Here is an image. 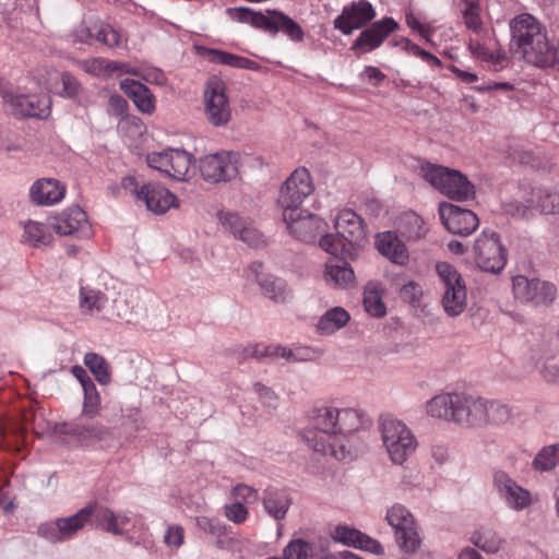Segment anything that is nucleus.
<instances>
[{
    "label": "nucleus",
    "instance_id": "obj_1",
    "mask_svg": "<svg viewBox=\"0 0 559 559\" xmlns=\"http://www.w3.org/2000/svg\"><path fill=\"white\" fill-rule=\"evenodd\" d=\"M360 425L361 416L355 409L322 407L314 411L310 426L301 436L314 452L344 461L349 456L344 436L358 430Z\"/></svg>",
    "mask_w": 559,
    "mask_h": 559
},
{
    "label": "nucleus",
    "instance_id": "obj_2",
    "mask_svg": "<svg viewBox=\"0 0 559 559\" xmlns=\"http://www.w3.org/2000/svg\"><path fill=\"white\" fill-rule=\"evenodd\" d=\"M510 31L515 51L527 63L546 68L555 62L557 49L549 43L545 26L534 15H515L510 21Z\"/></svg>",
    "mask_w": 559,
    "mask_h": 559
},
{
    "label": "nucleus",
    "instance_id": "obj_3",
    "mask_svg": "<svg viewBox=\"0 0 559 559\" xmlns=\"http://www.w3.org/2000/svg\"><path fill=\"white\" fill-rule=\"evenodd\" d=\"M485 399L464 392L441 393L426 404L429 416L464 427H484Z\"/></svg>",
    "mask_w": 559,
    "mask_h": 559
},
{
    "label": "nucleus",
    "instance_id": "obj_4",
    "mask_svg": "<svg viewBox=\"0 0 559 559\" xmlns=\"http://www.w3.org/2000/svg\"><path fill=\"white\" fill-rule=\"evenodd\" d=\"M334 227L337 235L322 236L319 241L320 248L332 255L356 259L360 243L365 240V229L360 216L353 210H341L335 217Z\"/></svg>",
    "mask_w": 559,
    "mask_h": 559
},
{
    "label": "nucleus",
    "instance_id": "obj_5",
    "mask_svg": "<svg viewBox=\"0 0 559 559\" xmlns=\"http://www.w3.org/2000/svg\"><path fill=\"white\" fill-rule=\"evenodd\" d=\"M226 14L235 22L249 24L270 35L282 33L295 43H301L305 37L302 27L280 10L269 9L262 12L247 7H237L227 8Z\"/></svg>",
    "mask_w": 559,
    "mask_h": 559
},
{
    "label": "nucleus",
    "instance_id": "obj_6",
    "mask_svg": "<svg viewBox=\"0 0 559 559\" xmlns=\"http://www.w3.org/2000/svg\"><path fill=\"white\" fill-rule=\"evenodd\" d=\"M379 429L383 447L392 463L402 465L416 451L417 439L402 420L383 415L379 419Z\"/></svg>",
    "mask_w": 559,
    "mask_h": 559
},
{
    "label": "nucleus",
    "instance_id": "obj_7",
    "mask_svg": "<svg viewBox=\"0 0 559 559\" xmlns=\"http://www.w3.org/2000/svg\"><path fill=\"white\" fill-rule=\"evenodd\" d=\"M420 176L442 194L454 201H466L475 195L474 185L459 170L425 163Z\"/></svg>",
    "mask_w": 559,
    "mask_h": 559
},
{
    "label": "nucleus",
    "instance_id": "obj_8",
    "mask_svg": "<svg viewBox=\"0 0 559 559\" xmlns=\"http://www.w3.org/2000/svg\"><path fill=\"white\" fill-rule=\"evenodd\" d=\"M436 272L442 289L441 306L452 318L462 314L467 307V288L461 273L448 262H438Z\"/></svg>",
    "mask_w": 559,
    "mask_h": 559
},
{
    "label": "nucleus",
    "instance_id": "obj_9",
    "mask_svg": "<svg viewBox=\"0 0 559 559\" xmlns=\"http://www.w3.org/2000/svg\"><path fill=\"white\" fill-rule=\"evenodd\" d=\"M313 191L314 185L309 170L305 167L295 169L280 190L277 202L283 217L290 218L292 214L301 210L302 203Z\"/></svg>",
    "mask_w": 559,
    "mask_h": 559
},
{
    "label": "nucleus",
    "instance_id": "obj_10",
    "mask_svg": "<svg viewBox=\"0 0 559 559\" xmlns=\"http://www.w3.org/2000/svg\"><path fill=\"white\" fill-rule=\"evenodd\" d=\"M122 188L155 214H164L179 205L177 197L158 182L140 185L135 177L129 176L122 179Z\"/></svg>",
    "mask_w": 559,
    "mask_h": 559
},
{
    "label": "nucleus",
    "instance_id": "obj_11",
    "mask_svg": "<svg viewBox=\"0 0 559 559\" xmlns=\"http://www.w3.org/2000/svg\"><path fill=\"white\" fill-rule=\"evenodd\" d=\"M93 519L96 523V504L90 503L71 516L39 525L37 532L39 536L51 543L63 542L72 538Z\"/></svg>",
    "mask_w": 559,
    "mask_h": 559
},
{
    "label": "nucleus",
    "instance_id": "obj_12",
    "mask_svg": "<svg viewBox=\"0 0 559 559\" xmlns=\"http://www.w3.org/2000/svg\"><path fill=\"white\" fill-rule=\"evenodd\" d=\"M193 156L185 150L166 148L160 152H151L146 156L147 165L166 176L185 181L192 173Z\"/></svg>",
    "mask_w": 559,
    "mask_h": 559
},
{
    "label": "nucleus",
    "instance_id": "obj_13",
    "mask_svg": "<svg viewBox=\"0 0 559 559\" xmlns=\"http://www.w3.org/2000/svg\"><path fill=\"white\" fill-rule=\"evenodd\" d=\"M476 265L484 272L498 274L507 264V250L496 231L484 230L474 245Z\"/></svg>",
    "mask_w": 559,
    "mask_h": 559
},
{
    "label": "nucleus",
    "instance_id": "obj_14",
    "mask_svg": "<svg viewBox=\"0 0 559 559\" xmlns=\"http://www.w3.org/2000/svg\"><path fill=\"white\" fill-rule=\"evenodd\" d=\"M240 155L233 151H221L200 158L201 177L210 183L227 182L238 176Z\"/></svg>",
    "mask_w": 559,
    "mask_h": 559
},
{
    "label": "nucleus",
    "instance_id": "obj_15",
    "mask_svg": "<svg viewBox=\"0 0 559 559\" xmlns=\"http://www.w3.org/2000/svg\"><path fill=\"white\" fill-rule=\"evenodd\" d=\"M205 115L211 124L225 126L231 117L226 83L218 76H211L204 90Z\"/></svg>",
    "mask_w": 559,
    "mask_h": 559
},
{
    "label": "nucleus",
    "instance_id": "obj_16",
    "mask_svg": "<svg viewBox=\"0 0 559 559\" xmlns=\"http://www.w3.org/2000/svg\"><path fill=\"white\" fill-rule=\"evenodd\" d=\"M386 521L394 528L399 546L406 552H414L420 539L412 513L402 504L392 506L386 512Z\"/></svg>",
    "mask_w": 559,
    "mask_h": 559
},
{
    "label": "nucleus",
    "instance_id": "obj_17",
    "mask_svg": "<svg viewBox=\"0 0 559 559\" xmlns=\"http://www.w3.org/2000/svg\"><path fill=\"white\" fill-rule=\"evenodd\" d=\"M397 28L399 24L393 17H383L365 28L353 43L350 50H353L356 56L370 52L379 48Z\"/></svg>",
    "mask_w": 559,
    "mask_h": 559
},
{
    "label": "nucleus",
    "instance_id": "obj_18",
    "mask_svg": "<svg viewBox=\"0 0 559 559\" xmlns=\"http://www.w3.org/2000/svg\"><path fill=\"white\" fill-rule=\"evenodd\" d=\"M439 215L445 228L454 235L468 236L479 225L474 212L447 202L440 204Z\"/></svg>",
    "mask_w": 559,
    "mask_h": 559
},
{
    "label": "nucleus",
    "instance_id": "obj_19",
    "mask_svg": "<svg viewBox=\"0 0 559 559\" xmlns=\"http://www.w3.org/2000/svg\"><path fill=\"white\" fill-rule=\"evenodd\" d=\"M376 16V11L367 0H359L345 5L342 13L334 20L333 25L344 35L367 25Z\"/></svg>",
    "mask_w": 559,
    "mask_h": 559
},
{
    "label": "nucleus",
    "instance_id": "obj_20",
    "mask_svg": "<svg viewBox=\"0 0 559 559\" xmlns=\"http://www.w3.org/2000/svg\"><path fill=\"white\" fill-rule=\"evenodd\" d=\"M289 234L304 242H312L326 228V223L319 216L305 210H298L290 218L283 217Z\"/></svg>",
    "mask_w": 559,
    "mask_h": 559
},
{
    "label": "nucleus",
    "instance_id": "obj_21",
    "mask_svg": "<svg viewBox=\"0 0 559 559\" xmlns=\"http://www.w3.org/2000/svg\"><path fill=\"white\" fill-rule=\"evenodd\" d=\"M218 219L225 230L234 235L249 247L259 248L265 245L263 235L253 226V223L234 212H221Z\"/></svg>",
    "mask_w": 559,
    "mask_h": 559
},
{
    "label": "nucleus",
    "instance_id": "obj_22",
    "mask_svg": "<svg viewBox=\"0 0 559 559\" xmlns=\"http://www.w3.org/2000/svg\"><path fill=\"white\" fill-rule=\"evenodd\" d=\"M195 523L200 530L215 538L214 546L217 549L239 552L242 550L245 540L230 535L227 525L222 521L202 515L195 519Z\"/></svg>",
    "mask_w": 559,
    "mask_h": 559
},
{
    "label": "nucleus",
    "instance_id": "obj_23",
    "mask_svg": "<svg viewBox=\"0 0 559 559\" xmlns=\"http://www.w3.org/2000/svg\"><path fill=\"white\" fill-rule=\"evenodd\" d=\"M87 418L82 416L73 423H66L61 426L60 432L63 435L72 436L79 444H84L88 441H107L111 437V431L108 427L99 421L85 423Z\"/></svg>",
    "mask_w": 559,
    "mask_h": 559
},
{
    "label": "nucleus",
    "instance_id": "obj_24",
    "mask_svg": "<svg viewBox=\"0 0 559 559\" xmlns=\"http://www.w3.org/2000/svg\"><path fill=\"white\" fill-rule=\"evenodd\" d=\"M246 358H284L288 361L306 360L309 357V348L298 347L290 349L282 345L249 344L243 348Z\"/></svg>",
    "mask_w": 559,
    "mask_h": 559
},
{
    "label": "nucleus",
    "instance_id": "obj_25",
    "mask_svg": "<svg viewBox=\"0 0 559 559\" xmlns=\"http://www.w3.org/2000/svg\"><path fill=\"white\" fill-rule=\"evenodd\" d=\"M50 228L62 236L88 230L86 213L79 206H72L51 218Z\"/></svg>",
    "mask_w": 559,
    "mask_h": 559
},
{
    "label": "nucleus",
    "instance_id": "obj_26",
    "mask_svg": "<svg viewBox=\"0 0 559 559\" xmlns=\"http://www.w3.org/2000/svg\"><path fill=\"white\" fill-rule=\"evenodd\" d=\"M493 483L511 508L522 510L531 504L530 491L519 486L507 473L496 472Z\"/></svg>",
    "mask_w": 559,
    "mask_h": 559
},
{
    "label": "nucleus",
    "instance_id": "obj_27",
    "mask_svg": "<svg viewBox=\"0 0 559 559\" xmlns=\"http://www.w3.org/2000/svg\"><path fill=\"white\" fill-rule=\"evenodd\" d=\"M331 536L335 542L376 555L384 552L382 545L378 540L347 525H337L331 533Z\"/></svg>",
    "mask_w": 559,
    "mask_h": 559
},
{
    "label": "nucleus",
    "instance_id": "obj_28",
    "mask_svg": "<svg viewBox=\"0 0 559 559\" xmlns=\"http://www.w3.org/2000/svg\"><path fill=\"white\" fill-rule=\"evenodd\" d=\"M378 251L396 265L404 266L409 261V252L405 243L393 231L380 233L376 236Z\"/></svg>",
    "mask_w": 559,
    "mask_h": 559
},
{
    "label": "nucleus",
    "instance_id": "obj_29",
    "mask_svg": "<svg viewBox=\"0 0 559 559\" xmlns=\"http://www.w3.org/2000/svg\"><path fill=\"white\" fill-rule=\"evenodd\" d=\"M31 199L38 205H51L60 202L66 194V187L57 179L41 178L33 183Z\"/></svg>",
    "mask_w": 559,
    "mask_h": 559
},
{
    "label": "nucleus",
    "instance_id": "obj_30",
    "mask_svg": "<svg viewBox=\"0 0 559 559\" xmlns=\"http://www.w3.org/2000/svg\"><path fill=\"white\" fill-rule=\"evenodd\" d=\"M16 112L25 117L46 118L50 115L48 95H19L12 99Z\"/></svg>",
    "mask_w": 559,
    "mask_h": 559
},
{
    "label": "nucleus",
    "instance_id": "obj_31",
    "mask_svg": "<svg viewBox=\"0 0 559 559\" xmlns=\"http://www.w3.org/2000/svg\"><path fill=\"white\" fill-rule=\"evenodd\" d=\"M120 88L140 111L152 114L155 110V96L151 90L141 82L124 79L120 82Z\"/></svg>",
    "mask_w": 559,
    "mask_h": 559
},
{
    "label": "nucleus",
    "instance_id": "obj_32",
    "mask_svg": "<svg viewBox=\"0 0 559 559\" xmlns=\"http://www.w3.org/2000/svg\"><path fill=\"white\" fill-rule=\"evenodd\" d=\"M340 260H329L325 263L324 280L328 284L346 288L354 284L355 273L345 261L347 258L338 255Z\"/></svg>",
    "mask_w": 559,
    "mask_h": 559
},
{
    "label": "nucleus",
    "instance_id": "obj_33",
    "mask_svg": "<svg viewBox=\"0 0 559 559\" xmlns=\"http://www.w3.org/2000/svg\"><path fill=\"white\" fill-rule=\"evenodd\" d=\"M131 523L126 513H115L106 507L96 506V527L114 535H123L124 527Z\"/></svg>",
    "mask_w": 559,
    "mask_h": 559
},
{
    "label": "nucleus",
    "instance_id": "obj_34",
    "mask_svg": "<svg viewBox=\"0 0 559 559\" xmlns=\"http://www.w3.org/2000/svg\"><path fill=\"white\" fill-rule=\"evenodd\" d=\"M265 511L274 519L282 520L290 506V499L286 491L277 488H266L263 497Z\"/></svg>",
    "mask_w": 559,
    "mask_h": 559
},
{
    "label": "nucleus",
    "instance_id": "obj_35",
    "mask_svg": "<svg viewBox=\"0 0 559 559\" xmlns=\"http://www.w3.org/2000/svg\"><path fill=\"white\" fill-rule=\"evenodd\" d=\"M204 56L212 63L224 64L236 69H257V62L224 50L203 48Z\"/></svg>",
    "mask_w": 559,
    "mask_h": 559
},
{
    "label": "nucleus",
    "instance_id": "obj_36",
    "mask_svg": "<svg viewBox=\"0 0 559 559\" xmlns=\"http://www.w3.org/2000/svg\"><path fill=\"white\" fill-rule=\"evenodd\" d=\"M108 298L105 293L99 289L83 286L80 289L79 306L81 312L87 316L99 313L106 306Z\"/></svg>",
    "mask_w": 559,
    "mask_h": 559
},
{
    "label": "nucleus",
    "instance_id": "obj_37",
    "mask_svg": "<svg viewBox=\"0 0 559 559\" xmlns=\"http://www.w3.org/2000/svg\"><path fill=\"white\" fill-rule=\"evenodd\" d=\"M468 49L475 58L488 62L495 68L502 67V62L506 59L501 50L496 48V44H491L490 40L487 43L471 38Z\"/></svg>",
    "mask_w": 559,
    "mask_h": 559
},
{
    "label": "nucleus",
    "instance_id": "obj_38",
    "mask_svg": "<svg viewBox=\"0 0 559 559\" xmlns=\"http://www.w3.org/2000/svg\"><path fill=\"white\" fill-rule=\"evenodd\" d=\"M471 542L487 554H496L502 548L504 539L493 528L481 526L472 534Z\"/></svg>",
    "mask_w": 559,
    "mask_h": 559
},
{
    "label": "nucleus",
    "instance_id": "obj_39",
    "mask_svg": "<svg viewBox=\"0 0 559 559\" xmlns=\"http://www.w3.org/2000/svg\"><path fill=\"white\" fill-rule=\"evenodd\" d=\"M22 241L36 248L46 247L52 242V235L44 224L28 221L24 224Z\"/></svg>",
    "mask_w": 559,
    "mask_h": 559
},
{
    "label": "nucleus",
    "instance_id": "obj_40",
    "mask_svg": "<svg viewBox=\"0 0 559 559\" xmlns=\"http://www.w3.org/2000/svg\"><path fill=\"white\" fill-rule=\"evenodd\" d=\"M349 313L342 307L328 310L319 320L317 329L321 334H332L345 326L349 321Z\"/></svg>",
    "mask_w": 559,
    "mask_h": 559
},
{
    "label": "nucleus",
    "instance_id": "obj_41",
    "mask_svg": "<svg viewBox=\"0 0 559 559\" xmlns=\"http://www.w3.org/2000/svg\"><path fill=\"white\" fill-rule=\"evenodd\" d=\"M484 416V427L488 425L501 426L512 418V409L500 401L485 399Z\"/></svg>",
    "mask_w": 559,
    "mask_h": 559
},
{
    "label": "nucleus",
    "instance_id": "obj_42",
    "mask_svg": "<svg viewBox=\"0 0 559 559\" xmlns=\"http://www.w3.org/2000/svg\"><path fill=\"white\" fill-rule=\"evenodd\" d=\"M80 67L83 71H85L86 73H90L92 75L105 76V75L111 74L115 71H123L124 72L126 64L115 62V61H109L104 58H90V59L81 61Z\"/></svg>",
    "mask_w": 559,
    "mask_h": 559
},
{
    "label": "nucleus",
    "instance_id": "obj_43",
    "mask_svg": "<svg viewBox=\"0 0 559 559\" xmlns=\"http://www.w3.org/2000/svg\"><path fill=\"white\" fill-rule=\"evenodd\" d=\"M2 444L8 450L20 451L25 444L26 428L17 423H8L1 427Z\"/></svg>",
    "mask_w": 559,
    "mask_h": 559
},
{
    "label": "nucleus",
    "instance_id": "obj_44",
    "mask_svg": "<svg viewBox=\"0 0 559 559\" xmlns=\"http://www.w3.org/2000/svg\"><path fill=\"white\" fill-rule=\"evenodd\" d=\"M259 284L264 296L274 302L283 304L287 301L289 293L285 281L274 276H267L263 280H259Z\"/></svg>",
    "mask_w": 559,
    "mask_h": 559
},
{
    "label": "nucleus",
    "instance_id": "obj_45",
    "mask_svg": "<svg viewBox=\"0 0 559 559\" xmlns=\"http://www.w3.org/2000/svg\"><path fill=\"white\" fill-rule=\"evenodd\" d=\"M84 364L100 384L106 385L110 382L109 366L104 357L96 353H87Z\"/></svg>",
    "mask_w": 559,
    "mask_h": 559
},
{
    "label": "nucleus",
    "instance_id": "obj_46",
    "mask_svg": "<svg viewBox=\"0 0 559 559\" xmlns=\"http://www.w3.org/2000/svg\"><path fill=\"white\" fill-rule=\"evenodd\" d=\"M365 310L372 317L385 314V306L382 301L381 292L373 284H368L364 292Z\"/></svg>",
    "mask_w": 559,
    "mask_h": 559
},
{
    "label": "nucleus",
    "instance_id": "obj_47",
    "mask_svg": "<svg viewBox=\"0 0 559 559\" xmlns=\"http://www.w3.org/2000/svg\"><path fill=\"white\" fill-rule=\"evenodd\" d=\"M539 280H528L523 275H518L512 278V288L514 297L522 301L528 302L536 296V287Z\"/></svg>",
    "mask_w": 559,
    "mask_h": 559
},
{
    "label": "nucleus",
    "instance_id": "obj_48",
    "mask_svg": "<svg viewBox=\"0 0 559 559\" xmlns=\"http://www.w3.org/2000/svg\"><path fill=\"white\" fill-rule=\"evenodd\" d=\"M479 0H464L463 20L466 27L479 35L483 31Z\"/></svg>",
    "mask_w": 559,
    "mask_h": 559
},
{
    "label": "nucleus",
    "instance_id": "obj_49",
    "mask_svg": "<svg viewBox=\"0 0 559 559\" xmlns=\"http://www.w3.org/2000/svg\"><path fill=\"white\" fill-rule=\"evenodd\" d=\"M313 548L304 539H293L284 549L283 559H310Z\"/></svg>",
    "mask_w": 559,
    "mask_h": 559
},
{
    "label": "nucleus",
    "instance_id": "obj_50",
    "mask_svg": "<svg viewBox=\"0 0 559 559\" xmlns=\"http://www.w3.org/2000/svg\"><path fill=\"white\" fill-rule=\"evenodd\" d=\"M557 465L556 453L552 445L544 447L535 456L533 466L537 471H550Z\"/></svg>",
    "mask_w": 559,
    "mask_h": 559
},
{
    "label": "nucleus",
    "instance_id": "obj_51",
    "mask_svg": "<svg viewBox=\"0 0 559 559\" xmlns=\"http://www.w3.org/2000/svg\"><path fill=\"white\" fill-rule=\"evenodd\" d=\"M96 40L103 43L108 47H117L122 41L121 34L112 26L105 24L100 25L95 35Z\"/></svg>",
    "mask_w": 559,
    "mask_h": 559
},
{
    "label": "nucleus",
    "instance_id": "obj_52",
    "mask_svg": "<svg viewBox=\"0 0 559 559\" xmlns=\"http://www.w3.org/2000/svg\"><path fill=\"white\" fill-rule=\"evenodd\" d=\"M536 206L545 214L559 213V192L539 191Z\"/></svg>",
    "mask_w": 559,
    "mask_h": 559
},
{
    "label": "nucleus",
    "instance_id": "obj_53",
    "mask_svg": "<svg viewBox=\"0 0 559 559\" xmlns=\"http://www.w3.org/2000/svg\"><path fill=\"white\" fill-rule=\"evenodd\" d=\"M231 495L236 501L243 503H254L258 501V490L245 484H238L231 489Z\"/></svg>",
    "mask_w": 559,
    "mask_h": 559
},
{
    "label": "nucleus",
    "instance_id": "obj_54",
    "mask_svg": "<svg viewBox=\"0 0 559 559\" xmlns=\"http://www.w3.org/2000/svg\"><path fill=\"white\" fill-rule=\"evenodd\" d=\"M556 293L557 289L554 284L539 281L536 287V296L532 301L535 304H549L555 299Z\"/></svg>",
    "mask_w": 559,
    "mask_h": 559
},
{
    "label": "nucleus",
    "instance_id": "obj_55",
    "mask_svg": "<svg viewBox=\"0 0 559 559\" xmlns=\"http://www.w3.org/2000/svg\"><path fill=\"white\" fill-rule=\"evenodd\" d=\"M224 513L229 521L236 524L243 523L248 518V510L240 501L226 504Z\"/></svg>",
    "mask_w": 559,
    "mask_h": 559
},
{
    "label": "nucleus",
    "instance_id": "obj_56",
    "mask_svg": "<svg viewBox=\"0 0 559 559\" xmlns=\"http://www.w3.org/2000/svg\"><path fill=\"white\" fill-rule=\"evenodd\" d=\"M164 542L168 547L179 548L185 542V530L181 525H169L164 535Z\"/></svg>",
    "mask_w": 559,
    "mask_h": 559
},
{
    "label": "nucleus",
    "instance_id": "obj_57",
    "mask_svg": "<svg viewBox=\"0 0 559 559\" xmlns=\"http://www.w3.org/2000/svg\"><path fill=\"white\" fill-rule=\"evenodd\" d=\"M61 82L63 87L61 93L62 96L71 98L79 95L81 91V84L71 73L63 72L61 74Z\"/></svg>",
    "mask_w": 559,
    "mask_h": 559
},
{
    "label": "nucleus",
    "instance_id": "obj_58",
    "mask_svg": "<svg viewBox=\"0 0 559 559\" xmlns=\"http://www.w3.org/2000/svg\"><path fill=\"white\" fill-rule=\"evenodd\" d=\"M254 392L259 395L263 404L267 407L276 408L278 396L277 394L269 386L257 382L254 383Z\"/></svg>",
    "mask_w": 559,
    "mask_h": 559
},
{
    "label": "nucleus",
    "instance_id": "obj_59",
    "mask_svg": "<svg viewBox=\"0 0 559 559\" xmlns=\"http://www.w3.org/2000/svg\"><path fill=\"white\" fill-rule=\"evenodd\" d=\"M423 296V289L419 284L415 282H408L401 288V297L409 302H417Z\"/></svg>",
    "mask_w": 559,
    "mask_h": 559
},
{
    "label": "nucleus",
    "instance_id": "obj_60",
    "mask_svg": "<svg viewBox=\"0 0 559 559\" xmlns=\"http://www.w3.org/2000/svg\"><path fill=\"white\" fill-rule=\"evenodd\" d=\"M100 413V397H84L82 405V414L83 418L93 419L98 416Z\"/></svg>",
    "mask_w": 559,
    "mask_h": 559
},
{
    "label": "nucleus",
    "instance_id": "obj_61",
    "mask_svg": "<svg viewBox=\"0 0 559 559\" xmlns=\"http://www.w3.org/2000/svg\"><path fill=\"white\" fill-rule=\"evenodd\" d=\"M124 72L132 73L135 75H141L143 80H145L148 83L163 85L166 81L165 74L159 69H148L145 71L144 74H141L139 71L135 70H129L127 67L124 68Z\"/></svg>",
    "mask_w": 559,
    "mask_h": 559
},
{
    "label": "nucleus",
    "instance_id": "obj_62",
    "mask_svg": "<svg viewBox=\"0 0 559 559\" xmlns=\"http://www.w3.org/2000/svg\"><path fill=\"white\" fill-rule=\"evenodd\" d=\"M534 205V201H531L528 205L520 204L518 202H511L506 204V212L512 216L527 218L531 214V207Z\"/></svg>",
    "mask_w": 559,
    "mask_h": 559
},
{
    "label": "nucleus",
    "instance_id": "obj_63",
    "mask_svg": "<svg viewBox=\"0 0 559 559\" xmlns=\"http://www.w3.org/2000/svg\"><path fill=\"white\" fill-rule=\"evenodd\" d=\"M448 69L463 83L472 84L478 80V76L475 73L462 70L455 64H450Z\"/></svg>",
    "mask_w": 559,
    "mask_h": 559
},
{
    "label": "nucleus",
    "instance_id": "obj_64",
    "mask_svg": "<svg viewBox=\"0 0 559 559\" xmlns=\"http://www.w3.org/2000/svg\"><path fill=\"white\" fill-rule=\"evenodd\" d=\"M516 158L521 164L530 165L532 168L539 169L546 167L531 151H523L519 153Z\"/></svg>",
    "mask_w": 559,
    "mask_h": 559
}]
</instances>
